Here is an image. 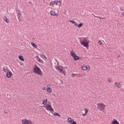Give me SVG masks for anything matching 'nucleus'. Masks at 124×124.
<instances>
[{
    "instance_id": "f257e3e1",
    "label": "nucleus",
    "mask_w": 124,
    "mask_h": 124,
    "mask_svg": "<svg viewBox=\"0 0 124 124\" xmlns=\"http://www.w3.org/2000/svg\"><path fill=\"white\" fill-rule=\"evenodd\" d=\"M33 71L35 74H38V75H41L42 74V72L40 70V68L38 66H35L33 68Z\"/></svg>"
},
{
    "instance_id": "f03ea898",
    "label": "nucleus",
    "mask_w": 124,
    "mask_h": 124,
    "mask_svg": "<svg viewBox=\"0 0 124 124\" xmlns=\"http://www.w3.org/2000/svg\"><path fill=\"white\" fill-rule=\"evenodd\" d=\"M69 22H70V23H72V24L75 25V27H78V28H81L83 27V23H80L79 25H78V23H77L76 21L74 20H69Z\"/></svg>"
},
{
    "instance_id": "7ed1b4c3",
    "label": "nucleus",
    "mask_w": 124,
    "mask_h": 124,
    "mask_svg": "<svg viewBox=\"0 0 124 124\" xmlns=\"http://www.w3.org/2000/svg\"><path fill=\"white\" fill-rule=\"evenodd\" d=\"M81 45H82V46H84V47H88L89 46V42L87 40H83L81 42H80Z\"/></svg>"
},
{
    "instance_id": "20e7f679",
    "label": "nucleus",
    "mask_w": 124,
    "mask_h": 124,
    "mask_svg": "<svg viewBox=\"0 0 124 124\" xmlns=\"http://www.w3.org/2000/svg\"><path fill=\"white\" fill-rule=\"evenodd\" d=\"M97 106H98V108H99V110L101 111H103V110L105 109V105L104 104L98 103Z\"/></svg>"
},
{
    "instance_id": "39448f33",
    "label": "nucleus",
    "mask_w": 124,
    "mask_h": 124,
    "mask_svg": "<svg viewBox=\"0 0 124 124\" xmlns=\"http://www.w3.org/2000/svg\"><path fill=\"white\" fill-rule=\"evenodd\" d=\"M62 67H63V66H55V68L56 69H58V70H59L60 72H61V73L62 74H64V70H63V69H62Z\"/></svg>"
},
{
    "instance_id": "423d86ee",
    "label": "nucleus",
    "mask_w": 124,
    "mask_h": 124,
    "mask_svg": "<svg viewBox=\"0 0 124 124\" xmlns=\"http://www.w3.org/2000/svg\"><path fill=\"white\" fill-rule=\"evenodd\" d=\"M46 108L47 111H50V112H54V108H52V106H51L50 105H47Z\"/></svg>"
},
{
    "instance_id": "0eeeda50",
    "label": "nucleus",
    "mask_w": 124,
    "mask_h": 124,
    "mask_svg": "<svg viewBox=\"0 0 124 124\" xmlns=\"http://www.w3.org/2000/svg\"><path fill=\"white\" fill-rule=\"evenodd\" d=\"M16 12H17V18L19 22H21V20H20V17L22 15V14H21V11H20V10H16Z\"/></svg>"
},
{
    "instance_id": "6e6552de",
    "label": "nucleus",
    "mask_w": 124,
    "mask_h": 124,
    "mask_svg": "<svg viewBox=\"0 0 124 124\" xmlns=\"http://www.w3.org/2000/svg\"><path fill=\"white\" fill-rule=\"evenodd\" d=\"M50 14L51 16H59V14H56V12L54 10L50 11Z\"/></svg>"
},
{
    "instance_id": "1a4fd4ad",
    "label": "nucleus",
    "mask_w": 124,
    "mask_h": 124,
    "mask_svg": "<svg viewBox=\"0 0 124 124\" xmlns=\"http://www.w3.org/2000/svg\"><path fill=\"white\" fill-rule=\"evenodd\" d=\"M6 76L7 77V78H10L11 76H12V72L11 71H9L8 72L6 73Z\"/></svg>"
},
{
    "instance_id": "9d476101",
    "label": "nucleus",
    "mask_w": 124,
    "mask_h": 124,
    "mask_svg": "<svg viewBox=\"0 0 124 124\" xmlns=\"http://www.w3.org/2000/svg\"><path fill=\"white\" fill-rule=\"evenodd\" d=\"M2 70L4 72H6V73L8 72V71H9V70L8 69V67H7V66H4L2 68Z\"/></svg>"
},
{
    "instance_id": "9b49d317",
    "label": "nucleus",
    "mask_w": 124,
    "mask_h": 124,
    "mask_svg": "<svg viewBox=\"0 0 124 124\" xmlns=\"http://www.w3.org/2000/svg\"><path fill=\"white\" fill-rule=\"evenodd\" d=\"M67 121L68 124H71L73 122V119H72V118H71V117H68L67 119Z\"/></svg>"
},
{
    "instance_id": "f8f14e48",
    "label": "nucleus",
    "mask_w": 124,
    "mask_h": 124,
    "mask_svg": "<svg viewBox=\"0 0 124 124\" xmlns=\"http://www.w3.org/2000/svg\"><path fill=\"white\" fill-rule=\"evenodd\" d=\"M115 86L117 87V88H121V87H122V85H121V83H120V82H117L115 83Z\"/></svg>"
},
{
    "instance_id": "ddd939ff",
    "label": "nucleus",
    "mask_w": 124,
    "mask_h": 124,
    "mask_svg": "<svg viewBox=\"0 0 124 124\" xmlns=\"http://www.w3.org/2000/svg\"><path fill=\"white\" fill-rule=\"evenodd\" d=\"M74 61H78L79 60H81V58L77 55H76L75 57H74Z\"/></svg>"
},
{
    "instance_id": "4468645a",
    "label": "nucleus",
    "mask_w": 124,
    "mask_h": 124,
    "mask_svg": "<svg viewBox=\"0 0 124 124\" xmlns=\"http://www.w3.org/2000/svg\"><path fill=\"white\" fill-rule=\"evenodd\" d=\"M70 55L71 56H72V57H73V58H74V57H75L77 55L76 53H75V52H74L73 50H72L71 51Z\"/></svg>"
},
{
    "instance_id": "2eb2a0df",
    "label": "nucleus",
    "mask_w": 124,
    "mask_h": 124,
    "mask_svg": "<svg viewBox=\"0 0 124 124\" xmlns=\"http://www.w3.org/2000/svg\"><path fill=\"white\" fill-rule=\"evenodd\" d=\"M29 121L28 120L25 119L24 120L22 121V123L23 124H29Z\"/></svg>"
},
{
    "instance_id": "dca6fc26",
    "label": "nucleus",
    "mask_w": 124,
    "mask_h": 124,
    "mask_svg": "<svg viewBox=\"0 0 124 124\" xmlns=\"http://www.w3.org/2000/svg\"><path fill=\"white\" fill-rule=\"evenodd\" d=\"M112 124H120L119 122L116 119H115L114 120L112 121Z\"/></svg>"
},
{
    "instance_id": "f3484780",
    "label": "nucleus",
    "mask_w": 124,
    "mask_h": 124,
    "mask_svg": "<svg viewBox=\"0 0 124 124\" xmlns=\"http://www.w3.org/2000/svg\"><path fill=\"white\" fill-rule=\"evenodd\" d=\"M3 19L5 21V22H6V23H7V24H9V19H7V17L6 16H4L3 17Z\"/></svg>"
},
{
    "instance_id": "a211bd4d",
    "label": "nucleus",
    "mask_w": 124,
    "mask_h": 124,
    "mask_svg": "<svg viewBox=\"0 0 124 124\" xmlns=\"http://www.w3.org/2000/svg\"><path fill=\"white\" fill-rule=\"evenodd\" d=\"M19 59L20 61H21V62H24L25 61V59H24V57L22 55L19 56Z\"/></svg>"
},
{
    "instance_id": "6ab92c4d",
    "label": "nucleus",
    "mask_w": 124,
    "mask_h": 124,
    "mask_svg": "<svg viewBox=\"0 0 124 124\" xmlns=\"http://www.w3.org/2000/svg\"><path fill=\"white\" fill-rule=\"evenodd\" d=\"M55 3L56 5H61V4H62V1L57 0Z\"/></svg>"
},
{
    "instance_id": "aec40b11",
    "label": "nucleus",
    "mask_w": 124,
    "mask_h": 124,
    "mask_svg": "<svg viewBox=\"0 0 124 124\" xmlns=\"http://www.w3.org/2000/svg\"><path fill=\"white\" fill-rule=\"evenodd\" d=\"M47 102H48V100L46 99L43 101L42 104L43 105H46L47 104Z\"/></svg>"
},
{
    "instance_id": "412c9836",
    "label": "nucleus",
    "mask_w": 124,
    "mask_h": 124,
    "mask_svg": "<svg viewBox=\"0 0 124 124\" xmlns=\"http://www.w3.org/2000/svg\"><path fill=\"white\" fill-rule=\"evenodd\" d=\"M47 93H52V89L51 88V87H47Z\"/></svg>"
},
{
    "instance_id": "4be33fe9",
    "label": "nucleus",
    "mask_w": 124,
    "mask_h": 124,
    "mask_svg": "<svg viewBox=\"0 0 124 124\" xmlns=\"http://www.w3.org/2000/svg\"><path fill=\"white\" fill-rule=\"evenodd\" d=\"M31 45H32V46L34 48H37V46L36 45V44H34V43L33 42L31 43Z\"/></svg>"
},
{
    "instance_id": "5701e85b",
    "label": "nucleus",
    "mask_w": 124,
    "mask_h": 124,
    "mask_svg": "<svg viewBox=\"0 0 124 124\" xmlns=\"http://www.w3.org/2000/svg\"><path fill=\"white\" fill-rule=\"evenodd\" d=\"M82 69L83 70H87V69H88V66H87L86 65H83L82 66Z\"/></svg>"
},
{
    "instance_id": "b1692460",
    "label": "nucleus",
    "mask_w": 124,
    "mask_h": 124,
    "mask_svg": "<svg viewBox=\"0 0 124 124\" xmlns=\"http://www.w3.org/2000/svg\"><path fill=\"white\" fill-rule=\"evenodd\" d=\"M54 4H56V1H52L50 3L49 5H50V6H52L54 5Z\"/></svg>"
},
{
    "instance_id": "393cba45",
    "label": "nucleus",
    "mask_w": 124,
    "mask_h": 124,
    "mask_svg": "<svg viewBox=\"0 0 124 124\" xmlns=\"http://www.w3.org/2000/svg\"><path fill=\"white\" fill-rule=\"evenodd\" d=\"M40 57L41 58H42V59H43L44 60H46V56L45 55L41 54Z\"/></svg>"
},
{
    "instance_id": "a878e982",
    "label": "nucleus",
    "mask_w": 124,
    "mask_h": 124,
    "mask_svg": "<svg viewBox=\"0 0 124 124\" xmlns=\"http://www.w3.org/2000/svg\"><path fill=\"white\" fill-rule=\"evenodd\" d=\"M54 116H58V117H61V115H60V114L59 113H57V112H55L54 113Z\"/></svg>"
},
{
    "instance_id": "bb28decb",
    "label": "nucleus",
    "mask_w": 124,
    "mask_h": 124,
    "mask_svg": "<svg viewBox=\"0 0 124 124\" xmlns=\"http://www.w3.org/2000/svg\"><path fill=\"white\" fill-rule=\"evenodd\" d=\"M38 62H41V63H43V61L40 59V58L38 60Z\"/></svg>"
},
{
    "instance_id": "cd10ccee",
    "label": "nucleus",
    "mask_w": 124,
    "mask_h": 124,
    "mask_svg": "<svg viewBox=\"0 0 124 124\" xmlns=\"http://www.w3.org/2000/svg\"><path fill=\"white\" fill-rule=\"evenodd\" d=\"M85 113H86V114L89 112V110L88 109V108H85Z\"/></svg>"
},
{
    "instance_id": "c85d7f7f",
    "label": "nucleus",
    "mask_w": 124,
    "mask_h": 124,
    "mask_svg": "<svg viewBox=\"0 0 124 124\" xmlns=\"http://www.w3.org/2000/svg\"><path fill=\"white\" fill-rule=\"evenodd\" d=\"M98 44H100V45H102V42L100 40L98 41Z\"/></svg>"
},
{
    "instance_id": "c756f323",
    "label": "nucleus",
    "mask_w": 124,
    "mask_h": 124,
    "mask_svg": "<svg viewBox=\"0 0 124 124\" xmlns=\"http://www.w3.org/2000/svg\"><path fill=\"white\" fill-rule=\"evenodd\" d=\"M108 82H111L112 81V79H111V78H108Z\"/></svg>"
},
{
    "instance_id": "7c9ffc66",
    "label": "nucleus",
    "mask_w": 124,
    "mask_h": 124,
    "mask_svg": "<svg viewBox=\"0 0 124 124\" xmlns=\"http://www.w3.org/2000/svg\"><path fill=\"white\" fill-rule=\"evenodd\" d=\"M82 116H83V117L87 116V113H86V112H85L84 113H83Z\"/></svg>"
},
{
    "instance_id": "2f4dec72",
    "label": "nucleus",
    "mask_w": 124,
    "mask_h": 124,
    "mask_svg": "<svg viewBox=\"0 0 124 124\" xmlns=\"http://www.w3.org/2000/svg\"><path fill=\"white\" fill-rule=\"evenodd\" d=\"M29 124H33V123H32V122H31V121L29 120Z\"/></svg>"
},
{
    "instance_id": "473e14b6",
    "label": "nucleus",
    "mask_w": 124,
    "mask_h": 124,
    "mask_svg": "<svg viewBox=\"0 0 124 124\" xmlns=\"http://www.w3.org/2000/svg\"><path fill=\"white\" fill-rule=\"evenodd\" d=\"M76 76V74H72L71 75L72 77H74V76Z\"/></svg>"
},
{
    "instance_id": "72a5a7b5",
    "label": "nucleus",
    "mask_w": 124,
    "mask_h": 124,
    "mask_svg": "<svg viewBox=\"0 0 124 124\" xmlns=\"http://www.w3.org/2000/svg\"><path fill=\"white\" fill-rule=\"evenodd\" d=\"M7 96L9 97V98H11V96L9 94H8Z\"/></svg>"
},
{
    "instance_id": "f704fd0d",
    "label": "nucleus",
    "mask_w": 124,
    "mask_h": 124,
    "mask_svg": "<svg viewBox=\"0 0 124 124\" xmlns=\"http://www.w3.org/2000/svg\"><path fill=\"white\" fill-rule=\"evenodd\" d=\"M29 3L30 4H31V6H32V3H31V1H29Z\"/></svg>"
},
{
    "instance_id": "c9c22d12",
    "label": "nucleus",
    "mask_w": 124,
    "mask_h": 124,
    "mask_svg": "<svg viewBox=\"0 0 124 124\" xmlns=\"http://www.w3.org/2000/svg\"><path fill=\"white\" fill-rule=\"evenodd\" d=\"M96 18H99L100 19H102V17H99V16H95Z\"/></svg>"
},
{
    "instance_id": "e433bc0d",
    "label": "nucleus",
    "mask_w": 124,
    "mask_h": 124,
    "mask_svg": "<svg viewBox=\"0 0 124 124\" xmlns=\"http://www.w3.org/2000/svg\"><path fill=\"white\" fill-rule=\"evenodd\" d=\"M36 58L37 60H38L39 59H40V58H39V57H38V56H37L36 57Z\"/></svg>"
},
{
    "instance_id": "4c0bfd02",
    "label": "nucleus",
    "mask_w": 124,
    "mask_h": 124,
    "mask_svg": "<svg viewBox=\"0 0 124 124\" xmlns=\"http://www.w3.org/2000/svg\"><path fill=\"white\" fill-rule=\"evenodd\" d=\"M4 113L5 114H7V112H6V111H4Z\"/></svg>"
},
{
    "instance_id": "58836bf2",
    "label": "nucleus",
    "mask_w": 124,
    "mask_h": 124,
    "mask_svg": "<svg viewBox=\"0 0 124 124\" xmlns=\"http://www.w3.org/2000/svg\"><path fill=\"white\" fill-rule=\"evenodd\" d=\"M117 58H121V55H118Z\"/></svg>"
},
{
    "instance_id": "ea45409f",
    "label": "nucleus",
    "mask_w": 124,
    "mask_h": 124,
    "mask_svg": "<svg viewBox=\"0 0 124 124\" xmlns=\"http://www.w3.org/2000/svg\"><path fill=\"white\" fill-rule=\"evenodd\" d=\"M122 15H123V16H124V12H123L122 13Z\"/></svg>"
},
{
    "instance_id": "a19ab883",
    "label": "nucleus",
    "mask_w": 124,
    "mask_h": 124,
    "mask_svg": "<svg viewBox=\"0 0 124 124\" xmlns=\"http://www.w3.org/2000/svg\"><path fill=\"white\" fill-rule=\"evenodd\" d=\"M58 64H59V62H58Z\"/></svg>"
}]
</instances>
